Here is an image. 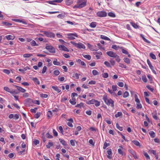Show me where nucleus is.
<instances>
[{
  "instance_id": "f257e3e1",
  "label": "nucleus",
  "mask_w": 160,
  "mask_h": 160,
  "mask_svg": "<svg viewBox=\"0 0 160 160\" xmlns=\"http://www.w3.org/2000/svg\"><path fill=\"white\" fill-rule=\"evenodd\" d=\"M103 99L105 103L108 105L111 104L112 107L114 106V101L111 98H108L107 96L105 94L103 96Z\"/></svg>"
},
{
  "instance_id": "f03ea898",
  "label": "nucleus",
  "mask_w": 160,
  "mask_h": 160,
  "mask_svg": "<svg viewBox=\"0 0 160 160\" xmlns=\"http://www.w3.org/2000/svg\"><path fill=\"white\" fill-rule=\"evenodd\" d=\"M43 33L47 37L49 38H54L55 37V34L51 32H46L45 31H42L41 32Z\"/></svg>"
},
{
  "instance_id": "7ed1b4c3",
  "label": "nucleus",
  "mask_w": 160,
  "mask_h": 160,
  "mask_svg": "<svg viewBox=\"0 0 160 160\" xmlns=\"http://www.w3.org/2000/svg\"><path fill=\"white\" fill-rule=\"evenodd\" d=\"M46 48L51 53H55V50L54 48L51 46H46Z\"/></svg>"
},
{
  "instance_id": "20e7f679",
  "label": "nucleus",
  "mask_w": 160,
  "mask_h": 160,
  "mask_svg": "<svg viewBox=\"0 0 160 160\" xmlns=\"http://www.w3.org/2000/svg\"><path fill=\"white\" fill-rule=\"evenodd\" d=\"M107 13L104 12H98L97 13V15L99 17H102L106 16Z\"/></svg>"
},
{
  "instance_id": "39448f33",
  "label": "nucleus",
  "mask_w": 160,
  "mask_h": 160,
  "mask_svg": "<svg viewBox=\"0 0 160 160\" xmlns=\"http://www.w3.org/2000/svg\"><path fill=\"white\" fill-rule=\"evenodd\" d=\"M67 36H68V38L70 40L74 39H75L74 36L77 37V35L76 33H69L67 34Z\"/></svg>"
},
{
  "instance_id": "423d86ee",
  "label": "nucleus",
  "mask_w": 160,
  "mask_h": 160,
  "mask_svg": "<svg viewBox=\"0 0 160 160\" xmlns=\"http://www.w3.org/2000/svg\"><path fill=\"white\" fill-rule=\"evenodd\" d=\"M106 54L110 57L112 58L116 57L117 55L115 53L111 51L107 52Z\"/></svg>"
},
{
  "instance_id": "0eeeda50",
  "label": "nucleus",
  "mask_w": 160,
  "mask_h": 160,
  "mask_svg": "<svg viewBox=\"0 0 160 160\" xmlns=\"http://www.w3.org/2000/svg\"><path fill=\"white\" fill-rule=\"evenodd\" d=\"M76 47L79 49H85V46L82 43L80 42L77 43Z\"/></svg>"
},
{
  "instance_id": "6e6552de",
  "label": "nucleus",
  "mask_w": 160,
  "mask_h": 160,
  "mask_svg": "<svg viewBox=\"0 0 160 160\" xmlns=\"http://www.w3.org/2000/svg\"><path fill=\"white\" fill-rule=\"evenodd\" d=\"M87 1H85L84 2H81L80 4L78 5V8H81L85 6L86 5Z\"/></svg>"
},
{
  "instance_id": "1a4fd4ad",
  "label": "nucleus",
  "mask_w": 160,
  "mask_h": 160,
  "mask_svg": "<svg viewBox=\"0 0 160 160\" xmlns=\"http://www.w3.org/2000/svg\"><path fill=\"white\" fill-rule=\"evenodd\" d=\"M59 48L60 49H62V50L69 52L68 49L66 47L63 45H62L59 46Z\"/></svg>"
},
{
  "instance_id": "9d476101",
  "label": "nucleus",
  "mask_w": 160,
  "mask_h": 160,
  "mask_svg": "<svg viewBox=\"0 0 160 160\" xmlns=\"http://www.w3.org/2000/svg\"><path fill=\"white\" fill-rule=\"evenodd\" d=\"M108 155L107 156V157L109 159H111L112 158V157L110 156V155L112 154V150L111 149H109L107 152Z\"/></svg>"
},
{
  "instance_id": "9b49d317",
  "label": "nucleus",
  "mask_w": 160,
  "mask_h": 160,
  "mask_svg": "<svg viewBox=\"0 0 160 160\" xmlns=\"http://www.w3.org/2000/svg\"><path fill=\"white\" fill-rule=\"evenodd\" d=\"M15 87L17 88V89L20 92H24L26 91V90L25 89L20 87L16 85L15 86Z\"/></svg>"
},
{
  "instance_id": "f8f14e48",
  "label": "nucleus",
  "mask_w": 160,
  "mask_h": 160,
  "mask_svg": "<svg viewBox=\"0 0 160 160\" xmlns=\"http://www.w3.org/2000/svg\"><path fill=\"white\" fill-rule=\"evenodd\" d=\"M120 148L118 149V153L122 155L123 154V148L122 146L119 147Z\"/></svg>"
},
{
  "instance_id": "ddd939ff",
  "label": "nucleus",
  "mask_w": 160,
  "mask_h": 160,
  "mask_svg": "<svg viewBox=\"0 0 160 160\" xmlns=\"http://www.w3.org/2000/svg\"><path fill=\"white\" fill-rule=\"evenodd\" d=\"M69 122L67 123V125L68 126L72 127L73 125L72 124V122H73V120L72 119L70 118L69 120Z\"/></svg>"
},
{
  "instance_id": "4468645a",
  "label": "nucleus",
  "mask_w": 160,
  "mask_h": 160,
  "mask_svg": "<svg viewBox=\"0 0 160 160\" xmlns=\"http://www.w3.org/2000/svg\"><path fill=\"white\" fill-rule=\"evenodd\" d=\"M5 38L8 40H13L15 38V37L11 35L6 36Z\"/></svg>"
},
{
  "instance_id": "2eb2a0df",
  "label": "nucleus",
  "mask_w": 160,
  "mask_h": 160,
  "mask_svg": "<svg viewBox=\"0 0 160 160\" xmlns=\"http://www.w3.org/2000/svg\"><path fill=\"white\" fill-rule=\"evenodd\" d=\"M87 46L88 48L91 51H97V50L93 48V46L89 43L87 44Z\"/></svg>"
},
{
  "instance_id": "dca6fc26",
  "label": "nucleus",
  "mask_w": 160,
  "mask_h": 160,
  "mask_svg": "<svg viewBox=\"0 0 160 160\" xmlns=\"http://www.w3.org/2000/svg\"><path fill=\"white\" fill-rule=\"evenodd\" d=\"M53 64L55 65H60V62L57 61V59L55 58L54 60L53 61Z\"/></svg>"
},
{
  "instance_id": "f3484780",
  "label": "nucleus",
  "mask_w": 160,
  "mask_h": 160,
  "mask_svg": "<svg viewBox=\"0 0 160 160\" xmlns=\"http://www.w3.org/2000/svg\"><path fill=\"white\" fill-rule=\"evenodd\" d=\"M52 88L58 92H59L61 91V90L59 89L58 88L57 86H52Z\"/></svg>"
},
{
  "instance_id": "a211bd4d",
  "label": "nucleus",
  "mask_w": 160,
  "mask_h": 160,
  "mask_svg": "<svg viewBox=\"0 0 160 160\" xmlns=\"http://www.w3.org/2000/svg\"><path fill=\"white\" fill-rule=\"evenodd\" d=\"M149 134L150 136L152 138H154L155 137V133L152 131H151L149 132Z\"/></svg>"
},
{
  "instance_id": "6ab92c4d",
  "label": "nucleus",
  "mask_w": 160,
  "mask_h": 160,
  "mask_svg": "<svg viewBox=\"0 0 160 160\" xmlns=\"http://www.w3.org/2000/svg\"><path fill=\"white\" fill-rule=\"evenodd\" d=\"M132 142L136 146L140 147V143L137 140H134L132 141Z\"/></svg>"
},
{
  "instance_id": "aec40b11",
  "label": "nucleus",
  "mask_w": 160,
  "mask_h": 160,
  "mask_svg": "<svg viewBox=\"0 0 160 160\" xmlns=\"http://www.w3.org/2000/svg\"><path fill=\"white\" fill-rule=\"evenodd\" d=\"M123 60L125 62L128 64H129L130 63V60L128 58H124L123 59Z\"/></svg>"
},
{
  "instance_id": "412c9836",
  "label": "nucleus",
  "mask_w": 160,
  "mask_h": 160,
  "mask_svg": "<svg viewBox=\"0 0 160 160\" xmlns=\"http://www.w3.org/2000/svg\"><path fill=\"white\" fill-rule=\"evenodd\" d=\"M96 102V100L94 99H92L91 100L88 101V102H87V104H93L94 102Z\"/></svg>"
},
{
  "instance_id": "4be33fe9",
  "label": "nucleus",
  "mask_w": 160,
  "mask_h": 160,
  "mask_svg": "<svg viewBox=\"0 0 160 160\" xmlns=\"http://www.w3.org/2000/svg\"><path fill=\"white\" fill-rule=\"evenodd\" d=\"M31 44L32 46H38V44L36 43V42L34 40H32L31 42Z\"/></svg>"
},
{
  "instance_id": "5701e85b",
  "label": "nucleus",
  "mask_w": 160,
  "mask_h": 160,
  "mask_svg": "<svg viewBox=\"0 0 160 160\" xmlns=\"http://www.w3.org/2000/svg\"><path fill=\"white\" fill-rule=\"evenodd\" d=\"M79 74L77 73H75L72 75V77L76 79H78L79 78Z\"/></svg>"
},
{
  "instance_id": "b1692460",
  "label": "nucleus",
  "mask_w": 160,
  "mask_h": 160,
  "mask_svg": "<svg viewBox=\"0 0 160 160\" xmlns=\"http://www.w3.org/2000/svg\"><path fill=\"white\" fill-rule=\"evenodd\" d=\"M53 143L51 142H49L48 143V144L46 145V147L47 148H50L51 147L53 146Z\"/></svg>"
},
{
  "instance_id": "393cba45",
  "label": "nucleus",
  "mask_w": 160,
  "mask_h": 160,
  "mask_svg": "<svg viewBox=\"0 0 160 160\" xmlns=\"http://www.w3.org/2000/svg\"><path fill=\"white\" fill-rule=\"evenodd\" d=\"M59 141L64 146L66 145L67 144H66V142L64 140L61 139H59Z\"/></svg>"
},
{
  "instance_id": "a878e982",
  "label": "nucleus",
  "mask_w": 160,
  "mask_h": 160,
  "mask_svg": "<svg viewBox=\"0 0 160 160\" xmlns=\"http://www.w3.org/2000/svg\"><path fill=\"white\" fill-rule=\"evenodd\" d=\"M90 26L92 28H94L96 26V23L95 22H92L90 24Z\"/></svg>"
},
{
  "instance_id": "bb28decb",
  "label": "nucleus",
  "mask_w": 160,
  "mask_h": 160,
  "mask_svg": "<svg viewBox=\"0 0 160 160\" xmlns=\"http://www.w3.org/2000/svg\"><path fill=\"white\" fill-rule=\"evenodd\" d=\"M82 56L84 58L88 59L89 60H90L91 58V57L89 55L83 54Z\"/></svg>"
},
{
  "instance_id": "cd10ccee",
  "label": "nucleus",
  "mask_w": 160,
  "mask_h": 160,
  "mask_svg": "<svg viewBox=\"0 0 160 160\" xmlns=\"http://www.w3.org/2000/svg\"><path fill=\"white\" fill-rule=\"evenodd\" d=\"M137 107L136 108L137 109H138L142 108V105L140 102H138L136 103Z\"/></svg>"
},
{
  "instance_id": "c85d7f7f",
  "label": "nucleus",
  "mask_w": 160,
  "mask_h": 160,
  "mask_svg": "<svg viewBox=\"0 0 160 160\" xmlns=\"http://www.w3.org/2000/svg\"><path fill=\"white\" fill-rule=\"evenodd\" d=\"M101 37L102 39H103L109 41L110 40V39L109 38L105 36L101 35Z\"/></svg>"
},
{
  "instance_id": "c756f323",
  "label": "nucleus",
  "mask_w": 160,
  "mask_h": 160,
  "mask_svg": "<svg viewBox=\"0 0 160 160\" xmlns=\"http://www.w3.org/2000/svg\"><path fill=\"white\" fill-rule=\"evenodd\" d=\"M12 21H16V22H22L24 24H26V22H25L22 21L21 20H20L19 19H12Z\"/></svg>"
},
{
  "instance_id": "7c9ffc66",
  "label": "nucleus",
  "mask_w": 160,
  "mask_h": 160,
  "mask_svg": "<svg viewBox=\"0 0 160 160\" xmlns=\"http://www.w3.org/2000/svg\"><path fill=\"white\" fill-rule=\"evenodd\" d=\"M73 3V2L72 1H69V0H67L65 2L66 4L67 5H71Z\"/></svg>"
},
{
  "instance_id": "2f4dec72",
  "label": "nucleus",
  "mask_w": 160,
  "mask_h": 160,
  "mask_svg": "<svg viewBox=\"0 0 160 160\" xmlns=\"http://www.w3.org/2000/svg\"><path fill=\"white\" fill-rule=\"evenodd\" d=\"M33 80L35 82L38 84H40V82L38 80L37 78H35L33 79Z\"/></svg>"
},
{
  "instance_id": "473e14b6",
  "label": "nucleus",
  "mask_w": 160,
  "mask_h": 160,
  "mask_svg": "<svg viewBox=\"0 0 160 160\" xmlns=\"http://www.w3.org/2000/svg\"><path fill=\"white\" fill-rule=\"evenodd\" d=\"M92 73L94 76L98 75L99 74V72L95 70H94L92 71Z\"/></svg>"
},
{
  "instance_id": "72a5a7b5",
  "label": "nucleus",
  "mask_w": 160,
  "mask_h": 160,
  "mask_svg": "<svg viewBox=\"0 0 160 160\" xmlns=\"http://www.w3.org/2000/svg\"><path fill=\"white\" fill-rule=\"evenodd\" d=\"M32 55L31 54L26 53L23 55V57L24 58H29L32 56Z\"/></svg>"
},
{
  "instance_id": "f704fd0d",
  "label": "nucleus",
  "mask_w": 160,
  "mask_h": 160,
  "mask_svg": "<svg viewBox=\"0 0 160 160\" xmlns=\"http://www.w3.org/2000/svg\"><path fill=\"white\" fill-rule=\"evenodd\" d=\"M93 54L95 55H102V52H101L98 51V52H93Z\"/></svg>"
},
{
  "instance_id": "c9c22d12",
  "label": "nucleus",
  "mask_w": 160,
  "mask_h": 160,
  "mask_svg": "<svg viewBox=\"0 0 160 160\" xmlns=\"http://www.w3.org/2000/svg\"><path fill=\"white\" fill-rule=\"evenodd\" d=\"M110 144L109 143H107L106 142H105L103 145V149H105Z\"/></svg>"
},
{
  "instance_id": "e433bc0d",
  "label": "nucleus",
  "mask_w": 160,
  "mask_h": 160,
  "mask_svg": "<svg viewBox=\"0 0 160 160\" xmlns=\"http://www.w3.org/2000/svg\"><path fill=\"white\" fill-rule=\"evenodd\" d=\"M122 115V113L121 112H118V113L115 114V116L116 118H118L119 117L121 116Z\"/></svg>"
},
{
  "instance_id": "4c0bfd02",
  "label": "nucleus",
  "mask_w": 160,
  "mask_h": 160,
  "mask_svg": "<svg viewBox=\"0 0 160 160\" xmlns=\"http://www.w3.org/2000/svg\"><path fill=\"white\" fill-rule=\"evenodd\" d=\"M150 56L153 59H156V57L152 53H150Z\"/></svg>"
},
{
  "instance_id": "58836bf2",
  "label": "nucleus",
  "mask_w": 160,
  "mask_h": 160,
  "mask_svg": "<svg viewBox=\"0 0 160 160\" xmlns=\"http://www.w3.org/2000/svg\"><path fill=\"white\" fill-rule=\"evenodd\" d=\"M102 77L105 78H107L108 77V74L107 73H104L102 74Z\"/></svg>"
},
{
  "instance_id": "ea45409f",
  "label": "nucleus",
  "mask_w": 160,
  "mask_h": 160,
  "mask_svg": "<svg viewBox=\"0 0 160 160\" xmlns=\"http://www.w3.org/2000/svg\"><path fill=\"white\" fill-rule=\"evenodd\" d=\"M129 96V93L127 91H126L123 94V97L124 98H127Z\"/></svg>"
},
{
  "instance_id": "a19ab883",
  "label": "nucleus",
  "mask_w": 160,
  "mask_h": 160,
  "mask_svg": "<svg viewBox=\"0 0 160 160\" xmlns=\"http://www.w3.org/2000/svg\"><path fill=\"white\" fill-rule=\"evenodd\" d=\"M108 14V15L110 17H115V14L112 12H110Z\"/></svg>"
},
{
  "instance_id": "79ce46f5",
  "label": "nucleus",
  "mask_w": 160,
  "mask_h": 160,
  "mask_svg": "<svg viewBox=\"0 0 160 160\" xmlns=\"http://www.w3.org/2000/svg\"><path fill=\"white\" fill-rule=\"evenodd\" d=\"M141 37L142 38L143 40L145 42H148V43H150V42L148 41L144 37L143 35L142 34H141Z\"/></svg>"
},
{
  "instance_id": "37998d69",
  "label": "nucleus",
  "mask_w": 160,
  "mask_h": 160,
  "mask_svg": "<svg viewBox=\"0 0 160 160\" xmlns=\"http://www.w3.org/2000/svg\"><path fill=\"white\" fill-rule=\"evenodd\" d=\"M116 126L117 128L119 129L120 131H122V128L120 127L118 123H116Z\"/></svg>"
},
{
  "instance_id": "c03bdc74",
  "label": "nucleus",
  "mask_w": 160,
  "mask_h": 160,
  "mask_svg": "<svg viewBox=\"0 0 160 160\" xmlns=\"http://www.w3.org/2000/svg\"><path fill=\"white\" fill-rule=\"evenodd\" d=\"M41 113L40 112H37L34 115V117L36 118H38L40 116Z\"/></svg>"
},
{
  "instance_id": "a18cd8bd",
  "label": "nucleus",
  "mask_w": 160,
  "mask_h": 160,
  "mask_svg": "<svg viewBox=\"0 0 160 160\" xmlns=\"http://www.w3.org/2000/svg\"><path fill=\"white\" fill-rule=\"evenodd\" d=\"M142 81L144 82H147V78L145 75L142 76Z\"/></svg>"
},
{
  "instance_id": "49530a36",
  "label": "nucleus",
  "mask_w": 160,
  "mask_h": 160,
  "mask_svg": "<svg viewBox=\"0 0 160 160\" xmlns=\"http://www.w3.org/2000/svg\"><path fill=\"white\" fill-rule=\"evenodd\" d=\"M40 96L42 98H46L48 97V95L46 94H40Z\"/></svg>"
},
{
  "instance_id": "de8ad7c7",
  "label": "nucleus",
  "mask_w": 160,
  "mask_h": 160,
  "mask_svg": "<svg viewBox=\"0 0 160 160\" xmlns=\"http://www.w3.org/2000/svg\"><path fill=\"white\" fill-rule=\"evenodd\" d=\"M47 68L46 66H44L42 68V73H44L46 72Z\"/></svg>"
},
{
  "instance_id": "09e8293b",
  "label": "nucleus",
  "mask_w": 160,
  "mask_h": 160,
  "mask_svg": "<svg viewBox=\"0 0 160 160\" xmlns=\"http://www.w3.org/2000/svg\"><path fill=\"white\" fill-rule=\"evenodd\" d=\"M2 23L3 24H4V25H5L6 26H11V25H12V24L11 23H9L7 22H2Z\"/></svg>"
},
{
  "instance_id": "8fccbe9b",
  "label": "nucleus",
  "mask_w": 160,
  "mask_h": 160,
  "mask_svg": "<svg viewBox=\"0 0 160 160\" xmlns=\"http://www.w3.org/2000/svg\"><path fill=\"white\" fill-rule=\"evenodd\" d=\"M4 89L6 91L10 92H11L10 90L8 87H5L4 88Z\"/></svg>"
},
{
  "instance_id": "3c124183",
  "label": "nucleus",
  "mask_w": 160,
  "mask_h": 160,
  "mask_svg": "<svg viewBox=\"0 0 160 160\" xmlns=\"http://www.w3.org/2000/svg\"><path fill=\"white\" fill-rule=\"evenodd\" d=\"M75 141L74 140H71L70 141V144L72 146H74L75 145Z\"/></svg>"
},
{
  "instance_id": "603ef678",
  "label": "nucleus",
  "mask_w": 160,
  "mask_h": 160,
  "mask_svg": "<svg viewBox=\"0 0 160 160\" xmlns=\"http://www.w3.org/2000/svg\"><path fill=\"white\" fill-rule=\"evenodd\" d=\"M3 71L4 73L8 74H9L10 73V71L7 69H3Z\"/></svg>"
},
{
  "instance_id": "864d4df0",
  "label": "nucleus",
  "mask_w": 160,
  "mask_h": 160,
  "mask_svg": "<svg viewBox=\"0 0 160 160\" xmlns=\"http://www.w3.org/2000/svg\"><path fill=\"white\" fill-rule=\"evenodd\" d=\"M54 74L56 76L58 75L60 73V72L59 71L56 70L54 71Z\"/></svg>"
},
{
  "instance_id": "5fc2aeb1",
  "label": "nucleus",
  "mask_w": 160,
  "mask_h": 160,
  "mask_svg": "<svg viewBox=\"0 0 160 160\" xmlns=\"http://www.w3.org/2000/svg\"><path fill=\"white\" fill-rule=\"evenodd\" d=\"M118 85L120 87H122L124 86L123 83L122 82H119L118 83Z\"/></svg>"
},
{
  "instance_id": "6e6d98bb",
  "label": "nucleus",
  "mask_w": 160,
  "mask_h": 160,
  "mask_svg": "<svg viewBox=\"0 0 160 160\" xmlns=\"http://www.w3.org/2000/svg\"><path fill=\"white\" fill-rule=\"evenodd\" d=\"M114 58H116V60L118 62H119L120 61V59L119 58V56L116 55V57H115Z\"/></svg>"
},
{
  "instance_id": "4d7b16f0",
  "label": "nucleus",
  "mask_w": 160,
  "mask_h": 160,
  "mask_svg": "<svg viewBox=\"0 0 160 160\" xmlns=\"http://www.w3.org/2000/svg\"><path fill=\"white\" fill-rule=\"evenodd\" d=\"M14 117L13 118L14 119L17 120L19 118V115L18 114H16L15 115H14Z\"/></svg>"
},
{
  "instance_id": "13d9d810",
  "label": "nucleus",
  "mask_w": 160,
  "mask_h": 160,
  "mask_svg": "<svg viewBox=\"0 0 160 160\" xmlns=\"http://www.w3.org/2000/svg\"><path fill=\"white\" fill-rule=\"evenodd\" d=\"M32 102L33 103H34L35 104H36L37 105L40 104V102H39V101L38 100H34Z\"/></svg>"
},
{
  "instance_id": "bf43d9fd",
  "label": "nucleus",
  "mask_w": 160,
  "mask_h": 160,
  "mask_svg": "<svg viewBox=\"0 0 160 160\" xmlns=\"http://www.w3.org/2000/svg\"><path fill=\"white\" fill-rule=\"evenodd\" d=\"M104 64L108 67H110V64L107 61H105L104 62Z\"/></svg>"
},
{
  "instance_id": "052dcab7",
  "label": "nucleus",
  "mask_w": 160,
  "mask_h": 160,
  "mask_svg": "<svg viewBox=\"0 0 160 160\" xmlns=\"http://www.w3.org/2000/svg\"><path fill=\"white\" fill-rule=\"evenodd\" d=\"M46 136L48 138H52V136L48 132L46 134Z\"/></svg>"
},
{
  "instance_id": "680f3d73",
  "label": "nucleus",
  "mask_w": 160,
  "mask_h": 160,
  "mask_svg": "<svg viewBox=\"0 0 160 160\" xmlns=\"http://www.w3.org/2000/svg\"><path fill=\"white\" fill-rule=\"evenodd\" d=\"M119 66L120 67L124 68H126L127 66L126 65H124V64H123L120 63Z\"/></svg>"
},
{
  "instance_id": "e2e57ef3",
  "label": "nucleus",
  "mask_w": 160,
  "mask_h": 160,
  "mask_svg": "<svg viewBox=\"0 0 160 160\" xmlns=\"http://www.w3.org/2000/svg\"><path fill=\"white\" fill-rule=\"evenodd\" d=\"M119 47H117V46L115 45H113L112 46V48L113 49H115V50L118 49V48H119Z\"/></svg>"
},
{
  "instance_id": "0e129e2a",
  "label": "nucleus",
  "mask_w": 160,
  "mask_h": 160,
  "mask_svg": "<svg viewBox=\"0 0 160 160\" xmlns=\"http://www.w3.org/2000/svg\"><path fill=\"white\" fill-rule=\"evenodd\" d=\"M83 105V104L82 103H81L79 104H78L76 106V107L78 108H81L82 107Z\"/></svg>"
},
{
  "instance_id": "69168bd1",
  "label": "nucleus",
  "mask_w": 160,
  "mask_h": 160,
  "mask_svg": "<svg viewBox=\"0 0 160 160\" xmlns=\"http://www.w3.org/2000/svg\"><path fill=\"white\" fill-rule=\"evenodd\" d=\"M29 96V94L27 92H25L23 94V96L25 98H27Z\"/></svg>"
},
{
  "instance_id": "338daca9",
  "label": "nucleus",
  "mask_w": 160,
  "mask_h": 160,
  "mask_svg": "<svg viewBox=\"0 0 160 160\" xmlns=\"http://www.w3.org/2000/svg\"><path fill=\"white\" fill-rule=\"evenodd\" d=\"M122 52L123 53H124L126 54H128V52L126 50L123 49H122Z\"/></svg>"
},
{
  "instance_id": "774afa93",
  "label": "nucleus",
  "mask_w": 160,
  "mask_h": 160,
  "mask_svg": "<svg viewBox=\"0 0 160 160\" xmlns=\"http://www.w3.org/2000/svg\"><path fill=\"white\" fill-rule=\"evenodd\" d=\"M39 141L38 140H34V141H33V143L35 145H37V144H38L39 143Z\"/></svg>"
}]
</instances>
